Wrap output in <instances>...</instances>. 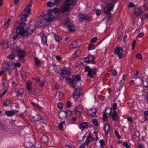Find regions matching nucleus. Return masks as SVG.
I'll use <instances>...</instances> for the list:
<instances>
[{
  "instance_id": "1",
  "label": "nucleus",
  "mask_w": 148,
  "mask_h": 148,
  "mask_svg": "<svg viewBox=\"0 0 148 148\" xmlns=\"http://www.w3.org/2000/svg\"><path fill=\"white\" fill-rule=\"evenodd\" d=\"M35 27L34 25H29L25 30H24V29L18 28L16 30V32L18 34H21L23 37H25L28 35H30L32 34Z\"/></svg>"
},
{
  "instance_id": "2",
  "label": "nucleus",
  "mask_w": 148,
  "mask_h": 148,
  "mask_svg": "<svg viewBox=\"0 0 148 148\" xmlns=\"http://www.w3.org/2000/svg\"><path fill=\"white\" fill-rule=\"evenodd\" d=\"M80 80L81 77L80 76L76 75H73L72 78H66V81L67 83L70 84L72 85H73V87H75V86L79 87L81 85V83L79 82Z\"/></svg>"
},
{
  "instance_id": "3",
  "label": "nucleus",
  "mask_w": 148,
  "mask_h": 148,
  "mask_svg": "<svg viewBox=\"0 0 148 148\" xmlns=\"http://www.w3.org/2000/svg\"><path fill=\"white\" fill-rule=\"evenodd\" d=\"M84 71L88 72V75L91 78L93 77L97 73V69H96L91 68L88 66H86L84 67Z\"/></svg>"
},
{
  "instance_id": "4",
  "label": "nucleus",
  "mask_w": 148,
  "mask_h": 148,
  "mask_svg": "<svg viewBox=\"0 0 148 148\" xmlns=\"http://www.w3.org/2000/svg\"><path fill=\"white\" fill-rule=\"evenodd\" d=\"M64 24L65 26L67 27L71 32H73L75 31V27L73 24L70 23L68 17L65 20Z\"/></svg>"
},
{
  "instance_id": "5",
  "label": "nucleus",
  "mask_w": 148,
  "mask_h": 148,
  "mask_svg": "<svg viewBox=\"0 0 148 148\" xmlns=\"http://www.w3.org/2000/svg\"><path fill=\"white\" fill-rule=\"evenodd\" d=\"M16 51L17 54V56L19 57V60L23 62L24 60L23 58L26 55L25 52L23 50H21L20 49L17 48L16 49Z\"/></svg>"
},
{
  "instance_id": "6",
  "label": "nucleus",
  "mask_w": 148,
  "mask_h": 148,
  "mask_svg": "<svg viewBox=\"0 0 148 148\" xmlns=\"http://www.w3.org/2000/svg\"><path fill=\"white\" fill-rule=\"evenodd\" d=\"M114 51L118 56L120 59L124 57V55L123 54V51L122 47H116L114 49Z\"/></svg>"
},
{
  "instance_id": "7",
  "label": "nucleus",
  "mask_w": 148,
  "mask_h": 148,
  "mask_svg": "<svg viewBox=\"0 0 148 148\" xmlns=\"http://www.w3.org/2000/svg\"><path fill=\"white\" fill-rule=\"evenodd\" d=\"M114 7V5L112 3H109L108 6L104 7V13L109 14L111 11H112Z\"/></svg>"
},
{
  "instance_id": "8",
  "label": "nucleus",
  "mask_w": 148,
  "mask_h": 148,
  "mask_svg": "<svg viewBox=\"0 0 148 148\" xmlns=\"http://www.w3.org/2000/svg\"><path fill=\"white\" fill-rule=\"evenodd\" d=\"M69 113H71V112H70L69 110H66V111L60 110L59 113L58 114L59 118L62 120L66 118L67 114Z\"/></svg>"
},
{
  "instance_id": "9",
  "label": "nucleus",
  "mask_w": 148,
  "mask_h": 148,
  "mask_svg": "<svg viewBox=\"0 0 148 148\" xmlns=\"http://www.w3.org/2000/svg\"><path fill=\"white\" fill-rule=\"evenodd\" d=\"M79 17L80 19L88 21H90L92 20V19L91 16L83 14H79Z\"/></svg>"
},
{
  "instance_id": "10",
  "label": "nucleus",
  "mask_w": 148,
  "mask_h": 148,
  "mask_svg": "<svg viewBox=\"0 0 148 148\" xmlns=\"http://www.w3.org/2000/svg\"><path fill=\"white\" fill-rule=\"evenodd\" d=\"M80 92V89L79 88H76L75 89V92L73 94V97L75 101H76L79 98Z\"/></svg>"
},
{
  "instance_id": "11",
  "label": "nucleus",
  "mask_w": 148,
  "mask_h": 148,
  "mask_svg": "<svg viewBox=\"0 0 148 148\" xmlns=\"http://www.w3.org/2000/svg\"><path fill=\"white\" fill-rule=\"evenodd\" d=\"M43 18L46 21L51 22L54 20V16L51 14H49L44 15Z\"/></svg>"
},
{
  "instance_id": "12",
  "label": "nucleus",
  "mask_w": 148,
  "mask_h": 148,
  "mask_svg": "<svg viewBox=\"0 0 148 148\" xmlns=\"http://www.w3.org/2000/svg\"><path fill=\"white\" fill-rule=\"evenodd\" d=\"M71 7L69 6L66 4V3H64L60 8V11L62 12H67L70 8Z\"/></svg>"
},
{
  "instance_id": "13",
  "label": "nucleus",
  "mask_w": 148,
  "mask_h": 148,
  "mask_svg": "<svg viewBox=\"0 0 148 148\" xmlns=\"http://www.w3.org/2000/svg\"><path fill=\"white\" fill-rule=\"evenodd\" d=\"M97 110L95 108H92L88 112V114L91 117H93L96 115Z\"/></svg>"
},
{
  "instance_id": "14",
  "label": "nucleus",
  "mask_w": 148,
  "mask_h": 148,
  "mask_svg": "<svg viewBox=\"0 0 148 148\" xmlns=\"http://www.w3.org/2000/svg\"><path fill=\"white\" fill-rule=\"evenodd\" d=\"M94 139V138L92 136L90 133H89L86 138V141L85 143V144L88 145L89 144L91 141H93Z\"/></svg>"
},
{
  "instance_id": "15",
  "label": "nucleus",
  "mask_w": 148,
  "mask_h": 148,
  "mask_svg": "<svg viewBox=\"0 0 148 148\" xmlns=\"http://www.w3.org/2000/svg\"><path fill=\"white\" fill-rule=\"evenodd\" d=\"M18 110H11L10 111H6L5 112V114L7 116H13L15 113H17Z\"/></svg>"
},
{
  "instance_id": "16",
  "label": "nucleus",
  "mask_w": 148,
  "mask_h": 148,
  "mask_svg": "<svg viewBox=\"0 0 148 148\" xmlns=\"http://www.w3.org/2000/svg\"><path fill=\"white\" fill-rule=\"evenodd\" d=\"M134 12L136 16H140L143 13L142 10L140 8L136 7L135 8Z\"/></svg>"
},
{
  "instance_id": "17",
  "label": "nucleus",
  "mask_w": 148,
  "mask_h": 148,
  "mask_svg": "<svg viewBox=\"0 0 148 148\" xmlns=\"http://www.w3.org/2000/svg\"><path fill=\"white\" fill-rule=\"evenodd\" d=\"M32 119L34 123L38 121L41 119V117L40 115L37 114L35 116L33 117Z\"/></svg>"
},
{
  "instance_id": "18",
  "label": "nucleus",
  "mask_w": 148,
  "mask_h": 148,
  "mask_svg": "<svg viewBox=\"0 0 148 148\" xmlns=\"http://www.w3.org/2000/svg\"><path fill=\"white\" fill-rule=\"evenodd\" d=\"M88 126V123L87 122H84L82 123L79 125V127L81 129L83 130L84 129L86 128Z\"/></svg>"
},
{
  "instance_id": "19",
  "label": "nucleus",
  "mask_w": 148,
  "mask_h": 148,
  "mask_svg": "<svg viewBox=\"0 0 148 148\" xmlns=\"http://www.w3.org/2000/svg\"><path fill=\"white\" fill-rule=\"evenodd\" d=\"M75 110L76 111V114L80 116L82 110V108L81 106H79L75 109Z\"/></svg>"
},
{
  "instance_id": "20",
  "label": "nucleus",
  "mask_w": 148,
  "mask_h": 148,
  "mask_svg": "<svg viewBox=\"0 0 148 148\" xmlns=\"http://www.w3.org/2000/svg\"><path fill=\"white\" fill-rule=\"evenodd\" d=\"M21 17V20L23 22H26L27 21V18L28 16L29 15L28 14H22V15H20Z\"/></svg>"
},
{
  "instance_id": "21",
  "label": "nucleus",
  "mask_w": 148,
  "mask_h": 148,
  "mask_svg": "<svg viewBox=\"0 0 148 148\" xmlns=\"http://www.w3.org/2000/svg\"><path fill=\"white\" fill-rule=\"evenodd\" d=\"M71 45L73 48H77L81 45H80L78 44L76 40L72 41L71 43Z\"/></svg>"
},
{
  "instance_id": "22",
  "label": "nucleus",
  "mask_w": 148,
  "mask_h": 148,
  "mask_svg": "<svg viewBox=\"0 0 148 148\" xmlns=\"http://www.w3.org/2000/svg\"><path fill=\"white\" fill-rule=\"evenodd\" d=\"M111 118L113 121H115L116 119H118V116L116 111L115 110L111 116Z\"/></svg>"
},
{
  "instance_id": "23",
  "label": "nucleus",
  "mask_w": 148,
  "mask_h": 148,
  "mask_svg": "<svg viewBox=\"0 0 148 148\" xmlns=\"http://www.w3.org/2000/svg\"><path fill=\"white\" fill-rule=\"evenodd\" d=\"M24 91L23 88H19L16 92V95L18 96H21L23 94Z\"/></svg>"
},
{
  "instance_id": "24",
  "label": "nucleus",
  "mask_w": 148,
  "mask_h": 148,
  "mask_svg": "<svg viewBox=\"0 0 148 148\" xmlns=\"http://www.w3.org/2000/svg\"><path fill=\"white\" fill-rule=\"evenodd\" d=\"M41 141L43 143H47L48 141V138L47 136L46 135L43 136L41 139Z\"/></svg>"
},
{
  "instance_id": "25",
  "label": "nucleus",
  "mask_w": 148,
  "mask_h": 148,
  "mask_svg": "<svg viewBox=\"0 0 148 148\" xmlns=\"http://www.w3.org/2000/svg\"><path fill=\"white\" fill-rule=\"evenodd\" d=\"M34 59L35 60L36 66L37 67H39L42 61L40 60L39 59L36 57H34Z\"/></svg>"
},
{
  "instance_id": "26",
  "label": "nucleus",
  "mask_w": 148,
  "mask_h": 148,
  "mask_svg": "<svg viewBox=\"0 0 148 148\" xmlns=\"http://www.w3.org/2000/svg\"><path fill=\"white\" fill-rule=\"evenodd\" d=\"M110 128L109 125L108 124H106L104 128V130L105 131V134H108V133L109 131L110 130Z\"/></svg>"
},
{
  "instance_id": "27",
  "label": "nucleus",
  "mask_w": 148,
  "mask_h": 148,
  "mask_svg": "<svg viewBox=\"0 0 148 148\" xmlns=\"http://www.w3.org/2000/svg\"><path fill=\"white\" fill-rule=\"evenodd\" d=\"M70 71L67 70L66 69H62L61 71V74L62 75H64L66 74H68L70 73Z\"/></svg>"
},
{
  "instance_id": "28",
  "label": "nucleus",
  "mask_w": 148,
  "mask_h": 148,
  "mask_svg": "<svg viewBox=\"0 0 148 148\" xmlns=\"http://www.w3.org/2000/svg\"><path fill=\"white\" fill-rule=\"evenodd\" d=\"M54 38L56 41L59 43H60L62 42V38L61 37L56 35H55Z\"/></svg>"
},
{
  "instance_id": "29",
  "label": "nucleus",
  "mask_w": 148,
  "mask_h": 148,
  "mask_svg": "<svg viewBox=\"0 0 148 148\" xmlns=\"http://www.w3.org/2000/svg\"><path fill=\"white\" fill-rule=\"evenodd\" d=\"M142 80L143 83V85L146 87H148V78H147L145 80H144L143 78L142 79Z\"/></svg>"
},
{
  "instance_id": "30",
  "label": "nucleus",
  "mask_w": 148,
  "mask_h": 148,
  "mask_svg": "<svg viewBox=\"0 0 148 148\" xmlns=\"http://www.w3.org/2000/svg\"><path fill=\"white\" fill-rule=\"evenodd\" d=\"M13 103L10 100H8L5 101L4 103V105L6 106H9L10 107L12 106V104Z\"/></svg>"
},
{
  "instance_id": "31",
  "label": "nucleus",
  "mask_w": 148,
  "mask_h": 148,
  "mask_svg": "<svg viewBox=\"0 0 148 148\" xmlns=\"http://www.w3.org/2000/svg\"><path fill=\"white\" fill-rule=\"evenodd\" d=\"M31 82L29 81H28L27 83L26 86L27 89L29 90L32 88Z\"/></svg>"
},
{
  "instance_id": "32",
  "label": "nucleus",
  "mask_w": 148,
  "mask_h": 148,
  "mask_svg": "<svg viewBox=\"0 0 148 148\" xmlns=\"http://www.w3.org/2000/svg\"><path fill=\"white\" fill-rule=\"evenodd\" d=\"M143 7L145 10H148V1H146L144 2Z\"/></svg>"
},
{
  "instance_id": "33",
  "label": "nucleus",
  "mask_w": 148,
  "mask_h": 148,
  "mask_svg": "<svg viewBox=\"0 0 148 148\" xmlns=\"http://www.w3.org/2000/svg\"><path fill=\"white\" fill-rule=\"evenodd\" d=\"M81 53V51L80 50H77L75 53L74 54H73L72 56H75V57H77V56H79L80 55V53Z\"/></svg>"
},
{
  "instance_id": "34",
  "label": "nucleus",
  "mask_w": 148,
  "mask_h": 148,
  "mask_svg": "<svg viewBox=\"0 0 148 148\" xmlns=\"http://www.w3.org/2000/svg\"><path fill=\"white\" fill-rule=\"evenodd\" d=\"M31 104L32 105V106L34 107H36L40 109H41L42 108V107L40 106L38 104H36L35 103L32 102Z\"/></svg>"
},
{
  "instance_id": "35",
  "label": "nucleus",
  "mask_w": 148,
  "mask_h": 148,
  "mask_svg": "<svg viewBox=\"0 0 148 148\" xmlns=\"http://www.w3.org/2000/svg\"><path fill=\"white\" fill-rule=\"evenodd\" d=\"M41 38L42 42L46 43L47 42V37L45 35H42L41 36Z\"/></svg>"
},
{
  "instance_id": "36",
  "label": "nucleus",
  "mask_w": 148,
  "mask_h": 148,
  "mask_svg": "<svg viewBox=\"0 0 148 148\" xmlns=\"http://www.w3.org/2000/svg\"><path fill=\"white\" fill-rule=\"evenodd\" d=\"M65 124V122L64 121H63L61 123H60L59 124V125L58 126V128L60 130H61L62 129L63 126V125H64Z\"/></svg>"
},
{
  "instance_id": "37",
  "label": "nucleus",
  "mask_w": 148,
  "mask_h": 148,
  "mask_svg": "<svg viewBox=\"0 0 148 148\" xmlns=\"http://www.w3.org/2000/svg\"><path fill=\"white\" fill-rule=\"evenodd\" d=\"M95 48V46L92 44H89L88 47V49L89 50L94 49Z\"/></svg>"
},
{
  "instance_id": "38",
  "label": "nucleus",
  "mask_w": 148,
  "mask_h": 148,
  "mask_svg": "<svg viewBox=\"0 0 148 148\" xmlns=\"http://www.w3.org/2000/svg\"><path fill=\"white\" fill-rule=\"evenodd\" d=\"M5 44L7 46L6 47V48H8L9 47V45L8 42L6 41L5 40L3 41L1 43V45H3Z\"/></svg>"
},
{
  "instance_id": "39",
  "label": "nucleus",
  "mask_w": 148,
  "mask_h": 148,
  "mask_svg": "<svg viewBox=\"0 0 148 148\" xmlns=\"http://www.w3.org/2000/svg\"><path fill=\"white\" fill-rule=\"evenodd\" d=\"M92 58V60H95V56H92V55H91L90 54H89L88 55V57L84 58V59L85 60L87 58H88V59H90Z\"/></svg>"
},
{
  "instance_id": "40",
  "label": "nucleus",
  "mask_w": 148,
  "mask_h": 148,
  "mask_svg": "<svg viewBox=\"0 0 148 148\" xmlns=\"http://www.w3.org/2000/svg\"><path fill=\"white\" fill-rule=\"evenodd\" d=\"M92 123L93 124L95 125L98 126L99 125L97 123V121L96 119H92Z\"/></svg>"
},
{
  "instance_id": "41",
  "label": "nucleus",
  "mask_w": 148,
  "mask_h": 148,
  "mask_svg": "<svg viewBox=\"0 0 148 148\" xmlns=\"http://www.w3.org/2000/svg\"><path fill=\"white\" fill-rule=\"evenodd\" d=\"M26 24L24 23H20L19 27L18 28H22L24 29V27H25Z\"/></svg>"
},
{
  "instance_id": "42",
  "label": "nucleus",
  "mask_w": 148,
  "mask_h": 148,
  "mask_svg": "<svg viewBox=\"0 0 148 148\" xmlns=\"http://www.w3.org/2000/svg\"><path fill=\"white\" fill-rule=\"evenodd\" d=\"M47 5L48 7H51L54 5L55 3L53 2H49L47 3Z\"/></svg>"
},
{
  "instance_id": "43",
  "label": "nucleus",
  "mask_w": 148,
  "mask_h": 148,
  "mask_svg": "<svg viewBox=\"0 0 148 148\" xmlns=\"http://www.w3.org/2000/svg\"><path fill=\"white\" fill-rule=\"evenodd\" d=\"M15 57V55L14 54H10L7 56V58L10 59H13Z\"/></svg>"
},
{
  "instance_id": "44",
  "label": "nucleus",
  "mask_w": 148,
  "mask_h": 148,
  "mask_svg": "<svg viewBox=\"0 0 148 148\" xmlns=\"http://www.w3.org/2000/svg\"><path fill=\"white\" fill-rule=\"evenodd\" d=\"M9 67V65L6 63H5L3 64V67L5 69H7Z\"/></svg>"
},
{
  "instance_id": "45",
  "label": "nucleus",
  "mask_w": 148,
  "mask_h": 148,
  "mask_svg": "<svg viewBox=\"0 0 148 148\" xmlns=\"http://www.w3.org/2000/svg\"><path fill=\"white\" fill-rule=\"evenodd\" d=\"M24 10L25 12H26L28 14H29V13L31 12V9L30 8H25L24 9Z\"/></svg>"
},
{
  "instance_id": "46",
  "label": "nucleus",
  "mask_w": 148,
  "mask_h": 148,
  "mask_svg": "<svg viewBox=\"0 0 148 148\" xmlns=\"http://www.w3.org/2000/svg\"><path fill=\"white\" fill-rule=\"evenodd\" d=\"M97 40V37L96 36H95L91 39L90 42L92 43H94L96 42Z\"/></svg>"
},
{
  "instance_id": "47",
  "label": "nucleus",
  "mask_w": 148,
  "mask_h": 148,
  "mask_svg": "<svg viewBox=\"0 0 148 148\" xmlns=\"http://www.w3.org/2000/svg\"><path fill=\"white\" fill-rule=\"evenodd\" d=\"M52 1L53 3H55V5H57L60 2L62 1L63 0H51Z\"/></svg>"
},
{
  "instance_id": "48",
  "label": "nucleus",
  "mask_w": 148,
  "mask_h": 148,
  "mask_svg": "<svg viewBox=\"0 0 148 148\" xmlns=\"http://www.w3.org/2000/svg\"><path fill=\"white\" fill-rule=\"evenodd\" d=\"M58 8H56L52 9V12L54 13H56L58 12Z\"/></svg>"
},
{
  "instance_id": "49",
  "label": "nucleus",
  "mask_w": 148,
  "mask_h": 148,
  "mask_svg": "<svg viewBox=\"0 0 148 148\" xmlns=\"http://www.w3.org/2000/svg\"><path fill=\"white\" fill-rule=\"evenodd\" d=\"M107 113H104L103 115V119L104 121H106L107 119Z\"/></svg>"
},
{
  "instance_id": "50",
  "label": "nucleus",
  "mask_w": 148,
  "mask_h": 148,
  "mask_svg": "<svg viewBox=\"0 0 148 148\" xmlns=\"http://www.w3.org/2000/svg\"><path fill=\"white\" fill-rule=\"evenodd\" d=\"M114 133L115 135L117 136L119 139H120L121 138V136L119 134L118 131L117 130H115L114 131Z\"/></svg>"
},
{
  "instance_id": "51",
  "label": "nucleus",
  "mask_w": 148,
  "mask_h": 148,
  "mask_svg": "<svg viewBox=\"0 0 148 148\" xmlns=\"http://www.w3.org/2000/svg\"><path fill=\"white\" fill-rule=\"evenodd\" d=\"M116 87L117 90H119L122 88L123 86L118 83L116 85Z\"/></svg>"
},
{
  "instance_id": "52",
  "label": "nucleus",
  "mask_w": 148,
  "mask_h": 148,
  "mask_svg": "<svg viewBox=\"0 0 148 148\" xmlns=\"http://www.w3.org/2000/svg\"><path fill=\"white\" fill-rule=\"evenodd\" d=\"M57 106L59 109H61L62 108V104L60 102H59L57 103Z\"/></svg>"
},
{
  "instance_id": "53",
  "label": "nucleus",
  "mask_w": 148,
  "mask_h": 148,
  "mask_svg": "<svg viewBox=\"0 0 148 148\" xmlns=\"http://www.w3.org/2000/svg\"><path fill=\"white\" fill-rule=\"evenodd\" d=\"M123 146L125 147L126 148H130V146L128 145L127 143L126 142H124L123 143Z\"/></svg>"
},
{
  "instance_id": "54",
  "label": "nucleus",
  "mask_w": 148,
  "mask_h": 148,
  "mask_svg": "<svg viewBox=\"0 0 148 148\" xmlns=\"http://www.w3.org/2000/svg\"><path fill=\"white\" fill-rule=\"evenodd\" d=\"M45 82V81L43 79L41 80V83L40 84V86L41 87H42L44 86Z\"/></svg>"
},
{
  "instance_id": "55",
  "label": "nucleus",
  "mask_w": 148,
  "mask_h": 148,
  "mask_svg": "<svg viewBox=\"0 0 148 148\" xmlns=\"http://www.w3.org/2000/svg\"><path fill=\"white\" fill-rule=\"evenodd\" d=\"M138 73H139V71H138L137 70L136 71V73L134 75V77H133L134 78H137L138 76Z\"/></svg>"
},
{
  "instance_id": "56",
  "label": "nucleus",
  "mask_w": 148,
  "mask_h": 148,
  "mask_svg": "<svg viewBox=\"0 0 148 148\" xmlns=\"http://www.w3.org/2000/svg\"><path fill=\"white\" fill-rule=\"evenodd\" d=\"M101 13V11L100 10L97 9L96 12V15L97 16L99 15Z\"/></svg>"
},
{
  "instance_id": "57",
  "label": "nucleus",
  "mask_w": 148,
  "mask_h": 148,
  "mask_svg": "<svg viewBox=\"0 0 148 148\" xmlns=\"http://www.w3.org/2000/svg\"><path fill=\"white\" fill-rule=\"evenodd\" d=\"M71 106V103L70 101H68L66 104V107L68 108L70 107Z\"/></svg>"
},
{
  "instance_id": "58",
  "label": "nucleus",
  "mask_w": 148,
  "mask_h": 148,
  "mask_svg": "<svg viewBox=\"0 0 148 148\" xmlns=\"http://www.w3.org/2000/svg\"><path fill=\"white\" fill-rule=\"evenodd\" d=\"M136 57L140 59H141L142 58V57L141 54L140 53H138L136 55Z\"/></svg>"
},
{
  "instance_id": "59",
  "label": "nucleus",
  "mask_w": 148,
  "mask_h": 148,
  "mask_svg": "<svg viewBox=\"0 0 148 148\" xmlns=\"http://www.w3.org/2000/svg\"><path fill=\"white\" fill-rule=\"evenodd\" d=\"M117 74V72L116 70H113L112 72V75L114 76H116Z\"/></svg>"
},
{
  "instance_id": "60",
  "label": "nucleus",
  "mask_w": 148,
  "mask_h": 148,
  "mask_svg": "<svg viewBox=\"0 0 148 148\" xmlns=\"http://www.w3.org/2000/svg\"><path fill=\"white\" fill-rule=\"evenodd\" d=\"M8 90H4L3 92L0 95V96L1 97H2L6 93V92H7Z\"/></svg>"
},
{
  "instance_id": "61",
  "label": "nucleus",
  "mask_w": 148,
  "mask_h": 148,
  "mask_svg": "<svg viewBox=\"0 0 148 148\" xmlns=\"http://www.w3.org/2000/svg\"><path fill=\"white\" fill-rule=\"evenodd\" d=\"M63 93L62 92H60L59 94V96L60 99H62L63 98Z\"/></svg>"
},
{
  "instance_id": "62",
  "label": "nucleus",
  "mask_w": 148,
  "mask_h": 148,
  "mask_svg": "<svg viewBox=\"0 0 148 148\" xmlns=\"http://www.w3.org/2000/svg\"><path fill=\"white\" fill-rule=\"evenodd\" d=\"M99 143L101 144L100 145L104 146V141L103 140H101L99 141Z\"/></svg>"
},
{
  "instance_id": "63",
  "label": "nucleus",
  "mask_w": 148,
  "mask_h": 148,
  "mask_svg": "<svg viewBox=\"0 0 148 148\" xmlns=\"http://www.w3.org/2000/svg\"><path fill=\"white\" fill-rule=\"evenodd\" d=\"M15 65L16 66L20 67L21 66V64L20 62H18L16 63H15Z\"/></svg>"
},
{
  "instance_id": "64",
  "label": "nucleus",
  "mask_w": 148,
  "mask_h": 148,
  "mask_svg": "<svg viewBox=\"0 0 148 148\" xmlns=\"http://www.w3.org/2000/svg\"><path fill=\"white\" fill-rule=\"evenodd\" d=\"M143 18H146L148 19V14L147 13L144 14V15L143 16Z\"/></svg>"
}]
</instances>
